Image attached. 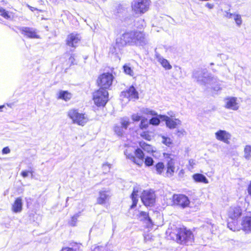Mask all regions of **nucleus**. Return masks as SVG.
Segmentation results:
<instances>
[{
	"label": "nucleus",
	"mask_w": 251,
	"mask_h": 251,
	"mask_svg": "<svg viewBox=\"0 0 251 251\" xmlns=\"http://www.w3.org/2000/svg\"><path fill=\"white\" fill-rule=\"evenodd\" d=\"M171 239L181 245H192L194 241L193 232L185 227H177L169 233Z\"/></svg>",
	"instance_id": "1"
},
{
	"label": "nucleus",
	"mask_w": 251,
	"mask_h": 251,
	"mask_svg": "<svg viewBox=\"0 0 251 251\" xmlns=\"http://www.w3.org/2000/svg\"><path fill=\"white\" fill-rule=\"evenodd\" d=\"M193 77L201 85H212L217 82V78L210 75L206 69H201L194 71Z\"/></svg>",
	"instance_id": "2"
},
{
	"label": "nucleus",
	"mask_w": 251,
	"mask_h": 251,
	"mask_svg": "<svg viewBox=\"0 0 251 251\" xmlns=\"http://www.w3.org/2000/svg\"><path fill=\"white\" fill-rule=\"evenodd\" d=\"M151 3V0H132L131 3L132 11L136 15H141L149 10Z\"/></svg>",
	"instance_id": "3"
},
{
	"label": "nucleus",
	"mask_w": 251,
	"mask_h": 251,
	"mask_svg": "<svg viewBox=\"0 0 251 251\" xmlns=\"http://www.w3.org/2000/svg\"><path fill=\"white\" fill-rule=\"evenodd\" d=\"M67 115L72 120L73 123L81 126H84L88 121L87 116L84 113H79L76 109L69 110Z\"/></svg>",
	"instance_id": "4"
},
{
	"label": "nucleus",
	"mask_w": 251,
	"mask_h": 251,
	"mask_svg": "<svg viewBox=\"0 0 251 251\" xmlns=\"http://www.w3.org/2000/svg\"><path fill=\"white\" fill-rule=\"evenodd\" d=\"M93 100L98 106H104L108 100V93L106 90L100 89L93 94Z\"/></svg>",
	"instance_id": "5"
},
{
	"label": "nucleus",
	"mask_w": 251,
	"mask_h": 251,
	"mask_svg": "<svg viewBox=\"0 0 251 251\" xmlns=\"http://www.w3.org/2000/svg\"><path fill=\"white\" fill-rule=\"evenodd\" d=\"M113 79V76L111 74L103 73L99 76L97 83L100 89L106 90L111 85Z\"/></svg>",
	"instance_id": "6"
},
{
	"label": "nucleus",
	"mask_w": 251,
	"mask_h": 251,
	"mask_svg": "<svg viewBox=\"0 0 251 251\" xmlns=\"http://www.w3.org/2000/svg\"><path fill=\"white\" fill-rule=\"evenodd\" d=\"M132 45L144 46L148 43V40L145 33L138 30L133 31Z\"/></svg>",
	"instance_id": "7"
},
{
	"label": "nucleus",
	"mask_w": 251,
	"mask_h": 251,
	"mask_svg": "<svg viewBox=\"0 0 251 251\" xmlns=\"http://www.w3.org/2000/svg\"><path fill=\"white\" fill-rule=\"evenodd\" d=\"M133 31L126 32L120 37L116 39V45L120 47H124L127 44L132 45Z\"/></svg>",
	"instance_id": "8"
},
{
	"label": "nucleus",
	"mask_w": 251,
	"mask_h": 251,
	"mask_svg": "<svg viewBox=\"0 0 251 251\" xmlns=\"http://www.w3.org/2000/svg\"><path fill=\"white\" fill-rule=\"evenodd\" d=\"M141 199L145 205L151 206L155 202V196L153 191L145 190L141 196Z\"/></svg>",
	"instance_id": "9"
},
{
	"label": "nucleus",
	"mask_w": 251,
	"mask_h": 251,
	"mask_svg": "<svg viewBox=\"0 0 251 251\" xmlns=\"http://www.w3.org/2000/svg\"><path fill=\"white\" fill-rule=\"evenodd\" d=\"M173 201L175 205L184 208L188 207L190 204L188 198L182 194H175L173 197Z\"/></svg>",
	"instance_id": "10"
},
{
	"label": "nucleus",
	"mask_w": 251,
	"mask_h": 251,
	"mask_svg": "<svg viewBox=\"0 0 251 251\" xmlns=\"http://www.w3.org/2000/svg\"><path fill=\"white\" fill-rule=\"evenodd\" d=\"M164 156L167 161V175L172 176H173L175 169V156L168 153H164Z\"/></svg>",
	"instance_id": "11"
},
{
	"label": "nucleus",
	"mask_w": 251,
	"mask_h": 251,
	"mask_svg": "<svg viewBox=\"0 0 251 251\" xmlns=\"http://www.w3.org/2000/svg\"><path fill=\"white\" fill-rule=\"evenodd\" d=\"M19 29L22 34L27 38H40V36L38 34L37 30L35 28L29 27H21Z\"/></svg>",
	"instance_id": "12"
},
{
	"label": "nucleus",
	"mask_w": 251,
	"mask_h": 251,
	"mask_svg": "<svg viewBox=\"0 0 251 251\" xmlns=\"http://www.w3.org/2000/svg\"><path fill=\"white\" fill-rule=\"evenodd\" d=\"M161 120L165 121L167 127L170 128H175L177 125L181 124V121L178 119H173L165 115H159Z\"/></svg>",
	"instance_id": "13"
},
{
	"label": "nucleus",
	"mask_w": 251,
	"mask_h": 251,
	"mask_svg": "<svg viewBox=\"0 0 251 251\" xmlns=\"http://www.w3.org/2000/svg\"><path fill=\"white\" fill-rule=\"evenodd\" d=\"M228 216L232 220H236L242 214V209L239 206H231L228 211Z\"/></svg>",
	"instance_id": "14"
},
{
	"label": "nucleus",
	"mask_w": 251,
	"mask_h": 251,
	"mask_svg": "<svg viewBox=\"0 0 251 251\" xmlns=\"http://www.w3.org/2000/svg\"><path fill=\"white\" fill-rule=\"evenodd\" d=\"M225 107L233 110H237L239 108V104L237 102V98L227 97L225 99Z\"/></svg>",
	"instance_id": "15"
},
{
	"label": "nucleus",
	"mask_w": 251,
	"mask_h": 251,
	"mask_svg": "<svg viewBox=\"0 0 251 251\" xmlns=\"http://www.w3.org/2000/svg\"><path fill=\"white\" fill-rule=\"evenodd\" d=\"M122 95L128 99L129 100L139 98L138 93L133 86H130L125 91L122 92Z\"/></svg>",
	"instance_id": "16"
},
{
	"label": "nucleus",
	"mask_w": 251,
	"mask_h": 251,
	"mask_svg": "<svg viewBox=\"0 0 251 251\" xmlns=\"http://www.w3.org/2000/svg\"><path fill=\"white\" fill-rule=\"evenodd\" d=\"M216 138L217 140L226 143H228V140L231 137L230 134L226 130H219L215 133Z\"/></svg>",
	"instance_id": "17"
},
{
	"label": "nucleus",
	"mask_w": 251,
	"mask_h": 251,
	"mask_svg": "<svg viewBox=\"0 0 251 251\" xmlns=\"http://www.w3.org/2000/svg\"><path fill=\"white\" fill-rule=\"evenodd\" d=\"M79 41L80 37L79 35L72 33L68 36L67 44L69 46L75 47Z\"/></svg>",
	"instance_id": "18"
},
{
	"label": "nucleus",
	"mask_w": 251,
	"mask_h": 251,
	"mask_svg": "<svg viewBox=\"0 0 251 251\" xmlns=\"http://www.w3.org/2000/svg\"><path fill=\"white\" fill-rule=\"evenodd\" d=\"M135 160L134 163L138 166H141L143 163L144 154L140 149H137L134 151Z\"/></svg>",
	"instance_id": "19"
},
{
	"label": "nucleus",
	"mask_w": 251,
	"mask_h": 251,
	"mask_svg": "<svg viewBox=\"0 0 251 251\" xmlns=\"http://www.w3.org/2000/svg\"><path fill=\"white\" fill-rule=\"evenodd\" d=\"M110 198L109 193L106 191H101L99 192V196L97 198V203L104 204Z\"/></svg>",
	"instance_id": "20"
},
{
	"label": "nucleus",
	"mask_w": 251,
	"mask_h": 251,
	"mask_svg": "<svg viewBox=\"0 0 251 251\" xmlns=\"http://www.w3.org/2000/svg\"><path fill=\"white\" fill-rule=\"evenodd\" d=\"M243 229L246 232H251V217H245L242 221Z\"/></svg>",
	"instance_id": "21"
},
{
	"label": "nucleus",
	"mask_w": 251,
	"mask_h": 251,
	"mask_svg": "<svg viewBox=\"0 0 251 251\" xmlns=\"http://www.w3.org/2000/svg\"><path fill=\"white\" fill-rule=\"evenodd\" d=\"M23 203L21 198L16 199L12 205V209L15 213L20 212L22 210Z\"/></svg>",
	"instance_id": "22"
},
{
	"label": "nucleus",
	"mask_w": 251,
	"mask_h": 251,
	"mask_svg": "<svg viewBox=\"0 0 251 251\" xmlns=\"http://www.w3.org/2000/svg\"><path fill=\"white\" fill-rule=\"evenodd\" d=\"M72 97V94L68 91L60 90L57 94V99H62L65 101L69 100Z\"/></svg>",
	"instance_id": "23"
},
{
	"label": "nucleus",
	"mask_w": 251,
	"mask_h": 251,
	"mask_svg": "<svg viewBox=\"0 0 251 251\" xmlns=\"http://www.w3.org/2000/svg\"><path fill=\"white\" fill-rule=\"evenodd\" d=\"M193 179L196 182H201L205 184L209 183L207 178L202 174H195L192 176Z\"/></svg>",
	"instance_id": "24"
},
{
	"label": "nucleus",
	"mask_w": 251,
	"mask_h": 251,
	"mask_svg": "<svg viewBox=\"0 0 251 251\" xmlns=\"http://www.w3.org/2000/svg\"><path fill=\"white\" fill-rule=\"evenodd\" d=\"M138 188L137 187H135L133 188V192L131 195V198L132 201V204L131 205V208H134L136 206L137 202L138 201Z\"/></svg>",
	"instance_id": "25"
},
{
	"label": "nucleus",
	"mask_w": 251,
	"mask_h": 251,
	"mask_svg": "<svg viewBox=\"0 0 251 251\" xmlns=\"http://www.w3.org/2000/svg\"><path fill=\"white\" fill-rule=\"evenodd\" d=\"M139 218L141 221L145 222L147 224L152 225V222L149 216V214L146 212L141 211L139 214Z\"/></svg>",
	"instance_id": "26"
},
{
	"label": "nucleus",
	"mask_w": 251,
	"mask_h": 251,
	"mask_svg": "<svg viewBox=\"0 0 251 251\" xmlns=\"http://www.w3.org/2000/svg\"><path fill=\"white\" fill-rule=\"evenodd\" d=\"M158 61L161 64L163 67H164L166 70H170L172 69V67L170 64L169 61L166 59L160 56H157Z\"/></svg>",
	"instance_id": "27"
},
{
	"label": "nucleus",
	"mask_w": 251,
	"mask_h": 251,
	"mask_svg": "<svg viewBox=\"0 0 251 251\" xmlns=\"http://www.w3.org/2000/svg\"><path fill=\"white\" fill-rule=\"evenodd\" d=\"M244 157L247 160L251 159V145H247L244 147Z\"/></svg>",
	"instance_id": "28"
},
{
	"label": "nucleus",
	"mask_w": 251,
	"mask_h": 251,
	"mask_svg": "<svg viewBox=\"0 0 251 251\" xmlns=\"http://www.w3.org/2000/svg\"><path fill=\"white\" fill-rule=\"evenodd\" d=\"M124 152L126 156V158L129 159L134 162V161L135 160L134 151L129 148L126 150Z\"/></svg>",
	"instance_id": "29"
},
{
	"label": "nucleus",
	"mask_w": 251,
	"mask_h": 251,
	"mask_svg": "<svg viewBox=\"0 0 251 251\" xmlns=\"http://www.w3.org/2000/svg\"><path fill=\"white\" fill-rule=\"evenodd\" d=\"M116 10L119 14H124L127 12L126 6L124 4H119L116 8Z\"/></svg>",
	"instance_id": "30"
},
{
	"label": "nucleus",
	"mask_w": 251,
	"mask_h": 251,
	"mask_svg": "<svg viewBox=\"0 0 251 251\" xmlns=\"http://www.w3.org/2000/svg\"><path fill=\"white\" fill-rule=\"evenodd\" d=\"M121 127L126 129L130 124L129 119L127 117H124L121 119Z\"/></svg>",
	"instance_id": "31"
},
{
	"label": "nucleus",
	"mask_w": 251,
	"mask_h": 251,
	"mask_svg": "<svg viewBox=\"0 0 251 251\" xmlns=\"http://www.w3.org/2000/svg\"><path fill=\"white\" fill-rule=\"evenodd\" d=\"M141 112L147 115H152V116H156L157 115V113L152 110L149 108H143L141 109Z\"/></svg>",
	"instance_id": "32"
},
{
	"label": "nucleus",
	"mask_w": 251,
	"mask_h": 251,
	"mask_svg": "<svg viewBox=\"0 0 251 251\" xmlns=\"http://www.w3.org/2000/svg\"><path fill=\"white\" fill-rule=\"evenodd\" d=\"M140 147L145 151L148 152H152L153 151L152 147L145 143H140Z\"/></svg>",
	"instance_id": "33"
},
{
	"label": "nucleus",
	"mask_w": 251,
	"mask_h": 251,
	"mask_svg": "<svg viewBox=\"0 0 251 251\" xmlns=\"http://www.w3.org/2000/svg\"><path fill=\"white\" fill-rule=\"evenodd\" d=\"M80 216V213H76L71 218V221H70V224L72 226H75L76 225L77 221L78 218Z\"/></svg>",
	"instance_id": "34"
},
{
	"label": "nucleus",
	"mask_w": 251,
	"mask_h": 251,
	"mask_svg": "<svg viewBox=\"0 0 251 251\" xmlns=\"http://www.w3.org/2000/svg\"><path fill=\"white\" fill-rule=\"evenodd\" d=\"M123 68H124V72L126 74L130 76H133V75H134L133 71L131 69V67H130L128 65H125L123 66Z\"/></svg>",
	"instance_id": "35"
},
{
	"label": "nucleus",
	"mask_w": 251,
	"mask_h": 251,
	"mask_svg": "<svg viewBox=\"0 0 251 251\" xmlns=\"http://www.w3.org/2000/svg\"><path fill=\"white\" fill-rule=\"evenodd\" d=\"M164 169V165L163 163L159 162L155 165L156 171L158 174H161Z\"/></svg>",
	"instance_id": "36"
},
{
	"label": "nucleus",
	"mask_w": 251,
	"mask_h": 251,
	"mask_svg": "<svg viewBox=\"0 0 251 251\" xmlns=\"http://www.w3.org/2000/svg\"><path fill=\"white\" fill-rule=\"evenodd\" d=\"M160 120L161 119H160L159 115L158 117H152L150 120V124L154 126H157L160 124Z\"/></svg>",
	"instance_id": "37"
},
{
	"label": "nucleus",
	"mask_w": 251,
	"mask_h": 251,
	"mask_svg": "<svg viewBox=\"0 0 251 251\" xmlns=\"http://www.w3.org/2000/svg\"><path fill=\"white\" fill-rule=\"evenodd\" d=\"M233 18L237 25L238 26H240L242 23V20L241 15L239 14H235L234 15Z\"/></svg>",
	"instance_id": "38"
},
{
	"label": "nucleus",
	"mask_w": 251,
	"mask_h": 251,
	"mask_svg": "<svg viewBox=\"0 0 251 251\" xmlns=\"http://www.w3.org/2000/svg\"><path fill=\"white\" fill-rule=\"evenodd\" d=\"M0 15L6 19H9L10 18V15L9 14L8 12L1 7L0 8Z\"/></svg>",
	"instance_id": "39"
},
{
	"label": "nucleus",
	"mask_w": 251,
	"mask_h": 251,
	"mask_svg": "<svg viewBox=\"0 0 251 251\" xmlns=\"http://www.w3.org/2000/svg\"><path fill=\"white\" fill-rule=\"evenodd\" d=\"M115 132L119 135L121 136L123 133V128L120 126H115L114 127Z\"/></svg>",
	"instance_id": "40"
},
{
	"label": "nucleus",
	"mask_w": 251,
	"mask_h": 251,
	"mask_svg": "<svg viewBox=\"0 0 251 251\" xmlns=\"http://www.w3.org/2000/svg\"><path fill=\"white\" fill-rule=\"evenodd\" d=\"M162 142L166 146L169 147L172 143V141L170 138L163 137Z\"/></svg>",
	"instance_id": "41"
},
{
	"label": "nucleus",
	"mask_w": 251,
	"mask_h": 251,
	"mask_svg": "<svg viewBox=\"0 0 251 251\" xmlns=\"http://www.w3.org/2000/svg\"><path fill=\"white\" fill-rule=\"evenodd\" d=\"M153 160L151 157H147L145 159V163L148 166H150L153 165Z\"/></svg>",
	"instance_id": "42"
},
{
	"label": "nucleus",
	"mask_w": 251,
	"mask_h": 251,
	"mask_svg": "<svg viewBox=\"0 0 251 251\" xmlns=\"http://www.w3.org/2000/svg\"><path fill=\"white\" fill-rule=\"evenodd\" d=\"M102 170L105 173L109 172L111 168V165L107 163H104L102 165Z\"/></svg>",
	"instance_id": "43"
},
{
	"label": "nucleus",
	"mask_w": 251,
	"mask_h": 251,
	"mask_svg": "<svg viewBox=\"0 0 251 251\" xmlns=\"http://www.w3.org/2000/svg\"><path fill=\"white\" fill-rule=\"evenodd\" d=\"M148 127V123L147 121V120H142L140 125V127L141 129H146Z\"/></svg>",
	"instance_id": "44"
},
{
	"label": "nucleus",
	"mask_w": 251,
	"mask_h": 251,
	"mask_svg": "<svg viewBox=\"0 0 251 251\" xmlns=\"http://www.w3.org/2000/svg\"><path fill=\"white\" fill-rule=\"evenodd\" d=\"M131 119L133 121L138 122L141 119V116L138 114H134L131 116Z\"/></svg>",
	"instance_id": "45"
},
{
	"label": "nucleus",
	"mask_w": 251,
	"mask_h": 251,
	"mask_svg": "<svg viewBox=\"0 0 251 251\" xmlns=\"http://www.w3.org/2000/svg\"><path fill=\"white\" fill-rule=\"evenodd\" d=\"M141 136L144 139L148 140H150L151 139V136L148 132H143L141 134Z\"/></svg>",
	"instance_id": "46"
},
{
	"label": "nucleus",
	"mask_w": 251,
	"mask_h": 251,
	"mask_svg": "<svg viewBox=\"0 0 251 251\" xmlns=\"http://www.w3.org/2000/svg\"><path fill=\"white\" fill-rule=\"evenodd\" d=\"M33 173V172L32 171H23L21 172V175L23 177L25 178L28 176V173H30L31 175V177H32Z\"/></svg>",
	"instance_id": "47"
},
{
	"label": "nucleus",
	"mask_w": 251,
	"mask_h": 251,
	"mask_svg": "<svg viewBox=\"0 0 251 251\" xmlns=\"http://www.w3.org/2000/svg\"><path fill=\"white\" fill-rule=\"evenodd\" d=\"M185 134H186V132L183 129H178V130H176V134L179 137L181 136H183Z\"/></svg>",
	"instance_id": "48"
},
{
	"label": "nucleus",
	"mask_w": 251,
	"mask_h": 251,
	"mask_svg": "<svg viewBox=\"0 0 251 251\" xmlns=\"http://www.w3.org/2000/svg\"><path fill=\"white\" fill-rule=\"evenodd\" d=\"M75 57L74 55L72 54L71 55L69 59V62L70 63L71 65H74L75 64Z\"/></svg>",
	"instance_id": "49"
},
{
	"label": "nucleus",
	"mask_w": 251,
	"mask_h": 251,
	"mask_svg": "<svg viewBox=\"0 0 251 251\" xmlns=\"http://www.w3.org/2000/svg\"><path fill=\"white\" fill-rule=\"evenodd\" d=\"M235 14L230 13H229V12L226 11L225 16L227 18L230 19V18H233L234 15H235Z\"/></svg>",
	"instance_id": "50"
},
{
	"label": "nucleus",
	"mask_w": 251,
	"mask_h": 251,
	"mask_svg": "<svg viewBox=\"0 0 251 251\" xmlns=\"http://www.w3.org/2000/svg\"><path fill=\"white\" fill-rule=\"evenodd\" d=\"M61 251H76L75 249L70 247L63 248Z\"/></svg>",
	"instance_id": "51"
},
{
	"label": "nucleus",
	"mask_w": 251,
	"mask_h": 251,
	"mask_svg": "<svg viewBox=\"0 0 251 251\" xmlns=\"http://www.w3.org/2000/svg\"><path fill=\"white\" fill-rule=\"evenodd\" d=\"M10 152V150L8 147H5L2 150V152L3 154H7Z\"/></svg>",
	"instance_id": "52"
},
{
	"label": "nucleus",
	"mask_w": 251,
	"mask_h": 251,
	"mask_svg": "<svg viewBox=\"0 0 251 251\" xmlns=\"http://www.w3.org/2000/svg\"><path fill=\"white\" fill-rule=\"evenodd\" d=\"M214 5L213 3H206L205 4V7L209 9H212L214 8Z\"/></svg>",
	"instance_id": "53"
},
{
	"label": "nucleus",
	"mask_w": 251,
	"mask_h": 251,
	"mask_svg": "<svg viewBox=\"0 0 251 251\" xmlns=\"http://www.w3.org/2000/svg\"><path fill=\"white\" fill-rule=\"evenodd\" d=\"M102 249L103 248L102 247L98 246L95 248L93 251H103Z\"/></svg>",
	"instance_id": "54"
},
{
	"label": "nucleus",
	"mask_w": 251,
	"mask_h": 251,
	"mask_svg": "<svg viewBox=\"0 0 251 251\" xmlns=\"http://www.w3.org/2000/svg\"><path fill=\"white\" fill-rule=\"evenodd\" d=\"M189 164L190 165V166H191L192 167H193V166L195 164L194 160L190 159L189 160Z\"/></svg>",
	"instance_id": "55"
},
{
	"label": "nucleus",
	"mask_w": 251,
	"mask_h": 251,
	"mask_svg": "<svg viewBox=\"0 0 251 251\" xmlns=\"http://www.w3.org/2000/svg\"><path fill=\"white\" fill-rule=\"evenodd\" d=\"M248 192L249 194L251 196V181L250 182L248 187Z\"/></svg>",
	"instance_id": "56"
},
{
	"label": "nucleus",
	"mask_w": 251,
	"mask_h": 251,
	"mask_svg": "<svg viewBox=\"0 0 251 251\" xmlns=\"http://www.w3.org/2000/svg\"><path fill=\"white\" fill-rule=\"evenodd\" d=\"M227 226H228V227L230 229H231V230H235L234 229H233V228H232V227H230V225H229V223L227 224Z\"/></svg>",
	"instance_id": "57"
},
{
	"label": "nucleus",
	"mask_w": 251,
	"mask_h": 251,
	"mask_svg": "<svg viewBox=\"0 0 251 251\" xmlns=\"http://www.w3.org/2000/svg\"><path fill=\"white\" fill-rule=\"evenodd\" d=\"M214 89L215 90H218L220 89V88H219V87H217V88H216V87H214Z\"/></svg>",
	"instance_id": "58"
},
{
	"label": "nucleus",
	"mask_w": 251,
	"mask_h": 251,
	"mask_svg": "<svg viewBox=\"0 0 251 251\" xmlns=\"http://www.w3.org/2000/svg\"><path fill=\"white\" fill-rule=\"evenodd\" d=\"M3 107V106H0V109H1Z\"/></svg>",
	"instance_id": "59"
},
{
	"label": "nucleus",
	"mask_w": 251,
	"mask_h": 251,
	"mask_svg": "<svg viewBox=\"0 0 251 251\" xmlns=\"http://www.w3.org/2000/svg\"><path fill=\"white\" fill-rule=\"evenodd\" d=\"M183 170H181L180 171V173H183Z\"/></svg>",
	"instance_id": "60"
}]
</instances>
